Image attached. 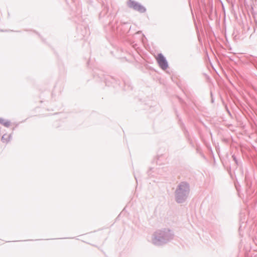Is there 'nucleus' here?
<instances>
[{
	"label": "nucleus",
	"mask_w": 257,
	"mask_h": 257,
	"mask_svg": "<svg viewBox=\"0 0 257 257\" xmlns=\"http://www.w3.org/2000/svg\"><path fill=\"white\" fill-rule=\"evenodd\" d=\"M0 123L6 127H8L10 125V122L9 120L2 118H0Z\"/></svg>",
	"instance_id": "4"
},
{
	"label": "nucleus",
	"mask_w": 257,
	"mask_h": 257,
	"mask_svg": "<svg viewBox=\"0 0 257 257\" xmlns=\"http://www.w3.org/2000/svg\"><path fill=\"white\" fill-rule=\"evenodd\" d=\"M128 5L130 8H132L140 13H144L146 11V9L143 6L135 2L130 1L128 3Z\"/></svg>",
	"instance_id": "3"
},
{
	"label": "nucleus",
	"mask_w": 257,
	"mask_h": 257,
	"mask_svg": "<svg viewBox=\"0 0 257 257\" xmlns=\"http://www.w3.org/2000/svg\"><path fill=\"white\" fill-rule=\"evenodd\" d=\"M157 60L160 66L163 69L165 70L168 67V63L162 54L158 55Z\"/></svg>",
	"instance_id": "2"
},
{
	"label": "nucleus",
	"mask_w": 257,
	"mask_h": 257,
	"mask_svg": "<svg viewBox=\"0 0 257 257\" xmlns=\"http://www.w3.org/2000/svg\"><path fill=\"white\" fill-rule=\"evenodd\" d=\"M189 187L187 184L182 183L179 186L178 189L177 190V201L180 202L179 197L184 195H185L189 192Z\"/></svg>",
	"instance_id": "1"
}]
</instances>
